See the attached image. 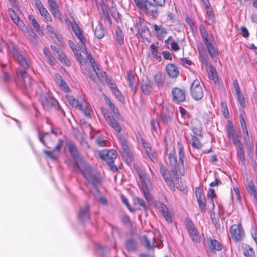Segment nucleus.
Segmentation results:
<instances>
[{"label": "nucleus", "instance_id": "ea45409f", "mask_svg": "<svg viewBox=\"0 0 257 257\" xmlns=\"http://www.w3.org/2000/svg\"><path fill=\"white\" fill-rule=\"evenodd\" d=\"M127 80L128 82L129 86L132 90L136 92V88L134 85V75L131 71L127 73Z\"/></svg>", "mask_w": 257, "mask_h": 257}, {"label": "nucleus", "instance_id": "5fc2aeb1", "mask_svg": "<svg viewBox=\"0 0 257 257\" xmlns=\"http://www.w3.org/2000/svg\"><path fill=\"white\" fill-rule=\"evenodd\" d=\"M244 254L246 257H253L254 255V252L251 247H248L244 250Z\"/></svg>", "mask_w": 257, "mask_h": 257}, {"label": "nucleus", "instance_id": "de8ad7c7", "mask_svg": "<svg viewBox=\"0 0 257 257\" xmlns=\"http://www.w3.org/2000/svg\"><path fill=\"white\" fill-rule=\"evenodd\" d=\"M192 146L193 148L200 150L202 147V145L199 139L195 136H192L191 139Z\"/></svg>", "mask_w": 257, "mask_h": 257}, {"label": "nucleus", "instance_id": "a19ab883", "mask_svg": "<svg viewBox=\"0 0 257 257\" xmlns=\"http://www.w3.org/2000/svg\"><path fill=\"white\" fill-rule=\"evenodd\" d=\"M134 204L136 206H138L139 209H143L146 210V204L145 201L142 198L136 197L134 199Z\"/></svg>", "mask_w": 257, "mask_h": 257}, {"label": "nucleus", "instance_id": "f704fd0d", "mask_svg": "<svg viewBox=\"0 0 257 257\" xmlns=\"http://www.w3.org/2000/svg\"><path fill=\"white\" fill-rule=\"evenodd\" d=\"M105 32L106 30L103 28L102 25L99 24L95 27L94 35L97 39H100L104 36Z\"/></svg>", "mask_w": 257, "mask_h": 257}, {"label": "nucleus", "instance_id": "9d476101", "mask_svg": "<svg viewBox=\"0 0 257 257\" xmlns=\"http://www.w3.org/2000/svg\"><path fill=\"white\" fill-rule=\"evenodd\" d=\"M226 133L228 138L230 141H232V143L235 146H237L242 143L238 134L236 132L231 122H229V123L228 124V126L226 128Z\"/></svg>", "mask_w": 257, "mask_h": 257}, {"label": "nucleus", "instance_id": "e2e57ef3", "mask_svg": "<svg viewBox=\"0 0 257 257\" xmlns=\"http://www.w3.org/2000/svg\"><path fill=\"white\" fill-rule=\"evenodd\" d=\"M59 7L54 8L51 9V12L55 18H60L61 14L59 11Z\"/></svg>", "mask_w": 257, "mask_h": 257}, {"label": "nucleus", "instance_id": "ddd939ff", "mask_svg": "<svg viewBox=\"0 0 257 257\" xmlns=\"http://www.w3.org/2000/svg\"><path fill=\"white\" fill-rule=\"evenodd\" d=\"M242 226H230V232L235 241H240L244 235Z\"/></svg>", "mask_w": 257, "mask_h": 257}, {"label": "nucleus", "instance_id": "412c9836", "mask_svg": "<svg viewBox=\"0 0 257 257\" xmlns=\"http://www.w3.org/2000/svg\"><path fill=\"white\" fill-rule=\"evenodd\" d=\"M166 71L167 74L172 78L177 77L179 73L178 67L172 63L168 64L166 65Z\"/></svg>", "mask_w": 257, "mask_h": 257}, {"label": "nucleus", "instance_id": "603ef678", "mask_svg": "<svg viewBox=\"0 0 257 257\" xmlns=\"http://www.w3.org/2000/svg\"><path fill=\"white\" fill-rule=\"evenodd\" d=\"M200 58L202 62L204 63L205 66H208L209 61H208V57L207 54L205 52H200Z\"/></svg>", "mask_w": 257, "mask_h": 257}, {"label": "nucleus", "instance_id": "864d4df0", "mask_svg": "<svg viewBox=\"0 0 257 257\" xmlns=\"http://www.w3.org/2000/svg\"><path fill=\"white\" fill-rule=\"evenodd\" d=\"M49 134L46 133L40 132L39 133V140L41 143L45 145L48 148H51V147L49 146L45 141V138L48 136Z\"/></svg>", "mask_w": 257, "mask_h": 257}, {"label": "nucleus", "instance_id": "c9c22d12", "mask_svg": "<svg viewBox=\"0 0 257 257\" xmlns=\"http://www.w3.org/2000/svg\"><path fill=\"white\" fill-rule=\"evenodd\" d=\"M125 247L128 251H135L137 248V242L133 238L126 240Z\"/></svg>", "mask_w": 257, "mask_h": 257}, {"label": "nucleus", "instance_id": "6e6552de", "mask_svg": "<svg viewBox=\"0 0 257 257\" xmlns=\"http://www.w3.org/2000/svg\"><path fill=\"white\" fill-rule=\"evenodd\" d=\"M136 28L137 29L138 34L142 40L148 41L149 39L151 34L144 20L140 19L139 22L136 23Z\"/></svg>", "mask_w": 257, "mask_h": 257}, {"label": "nucleus", "instance_id": "f3484780", "mask_svg": "<svg viewBox=\"0 0 257 257\" xmlns=\"http://www.w3.org/2000/svg\"><path fill=\"white\" fill-rule=\"evenodd\" d=\"M139 175L142 182V189L152 190L153 188L152 183L146 173L141 172L139 173Z\"/></svg>", "mask_w": 257, "mask_h": 257}, {"label": "nucleus", "instance_id": "3c124183", "mask_svg": "<svg viewBox=\"0 0 257 257\" xmlns=\"http://www.w3.org/2000/svg\"><path fill=\"white\" fill-rule=\"evenodd\" d=\"M151 128L152 130H154L157 133L160 131L159 124L157 120L153 119L151 121Z\"/></svg>", "mask_w": 257, "mask_h": 257}, {"label": "nucleus", "instance_id": "4d7b16f0", "mask_svg": "<svg viewBox=\"0 0 257 257\" xmlns=\"http://www.w3.org/2000/svg\"><path fill=\"white\" fill-rule=\"evenodd\" d=\"M250 232H251V236L257 245V227H256V226H253L250 230Z\"/></svg>", "mask_w": 257, "mask_h": 257}, {"label": "nucleus", "instance_id": "c03bdc74", "mask_svg": "<svg viewBox=\"0 0 257 257\" xmlns=\"http://www.w3.org/2000/svg\"><path fill=\"white\" fill-rule=\"evenodd\" d=\"M57 58L66 66H69L71 65L70 61L67 58L65 54L62 52H60L58 55Z\"/></svg>", "mask_w": 257, "mask_h": 257}, {"label": "nucleus", "instance_id": "4be33fe9", "mask_svg": "<svg viewBox=\"0 0 257 257\" xmlns=\"http://www.w3.org/2000/svg\"><path fill=\"white\" fill-rule=\"evenodd\" d=\"M89 206L87 204L84 208H81L78 215V220L83 222L89 218Z\"/></svg>", "mask_w": 257, "mask_h": 257}, {"label": "nucleus", "instance_id": "13d9d810", "mask_svg": "<svg viewBox=\"0 0 257 257\" xmlns=\"http://www.w3.org/2000/svg\"><path fill=\"white\" fill-rule=\"evenodd\" d=\"M59 85L60 88L65 92H68L70 91L67 84L64 80L61 82Z\"/></svg>", "mask_w": 257, "mask_h": 257}, {"label": "nucleus", "instance_id": "680f3d73", "mask_svg": "<svg viewBox=\"0 0 257 257\" xmlns=\"http://www.w3.org/2000/svg\"><path fill=\"white\" fill-rule=\"evenodd\" d=\"M68 24L71 26V28L73 32L80 28L78 24L74 21L73 22L69 21Z\"/></svg>", "mask_w": 257, "mask_h": 257}, {"label": "nucleus", "instance_id": "49530a36", "mask_svg": "<svg viewBox=\"0 0 257 257\" xmlns=\"http://www.w3.org/2000/svg\"><path fill=\"white\" fill-rule=\"evenodd\" d=\"M13 22L16 24L20 29H23L24 27V23L23 21L20 19L19 16L17 14L15 15H12L11 17Z\"/></svg>", "mask_w": 257, "mask_h": 257}, {"label": "nucleus", "instance_id": "f8f14e48", "mask_svg": "<svg viewBox=\"0 0 257 257\" xmlns=\"http://www.w3.org/2000/svg\"><path fill=\"white\" fill-rule=\"evenodd\" d=\"M11 52L13 55L14 59L20 65L19 67H23L25 69L29 68V66L27 60L19 53L18 50L14 46H12Z\"/></svg>", "mask_w": 257, "mask_h": 257}, {"label": "nucleus", "instance_id": "4c0bfd02", "mask_svg": "<svg viewBox=\"0 0 257 257\" xmlns=\"http://www.w3.org/2000/svg\"><path fill=\"white\" fill-rule=\"evenodd\" d=\"M43 52L45 57L47 58L49 63L50 65L53 66L55 64L56 59L51 55L49 50L47 48L43 49Z\"/></svg>", "mask_w": 257, "mask_h": 257}, {"label": "nucleus", "instance_id": "7ed1b4c3", "mask_svg": "<svg viewBox=\"0 0 257 257\" xmlns=\"http://www.w3.org/2000/svg\"><path fill=\"white\" fill-rule=\"evenodd\" d=\"M137 7L142 11L148 13L153 19H156L159 16L158 9L148 0H134Z\"/></svg>", "mask_w": 257, "mask_h": 257}, {"label": "nucleus", "instance_id": "a211bd4d", "mask_svg": "<svg viewBox=\"0 0 257 257\" xmlns=\"http://www.w3.org/2000/svg\"><path fill=\"white\" fill-rule=\"evenodd\" d=\"M35 4L41 15L47 21H51L52 18L47 10L44 7L43 4L39 0H35Z\"/></svg>", "mask_w": 257, "mask_h": 257}, {"label": "nucleus", "instance_id": "37998d69", "mask_svg": "<svg viewBox=\"0 0 257 257\" xmlns=\"http://www.w3.org/2000/svg\"><path fill=\"white\" fill-rule=\"evenodd\" d=\"M199 31L204 43H208L209 41L208 34L205 28V27L202 24L199 26Z\"/></svg>", "mask_w": 257, "mask_h": 257}, {"label": "nucleus", "instance_id": "338daca9", "mask_svg": "<svg viewBox=\"0 0 257 257\" xmlns=\"http://www.w3.org/2000/svg\"><path fill=\"white\" fill-rule=\"evenodd\" d=\"M111 106H110V109L113 111L115 117L118 118L120 116V114L119 113L118 109L116 108L114 105L113 103H110Z\"/></svg>", "mask_w": 257, "mask_h": 257}, {"label": "nucleus", "instance_id": "393cba45", "mask_svg": "<svg viewBox=\"0 0 257 257\" xmlns=\"http://www.w3.org/2000/svg\"><path fill=\"white\" fill-rule=\"evenodd\" d=\"M245 185L247 187V190L250 195L252 196L255 200L257 199V192L256 187L252 180H249L247 178L246 180Z\"/></svg>", "mask_w": 257, "mask_h": 257}, {"label": "nucleus", "instance_id": "c85d7f7f", "mask_svg": "<svg viewBox=\"0 0 257 257\" xmlns=\"http://www.w3.org/2000/svg\"><path fill=\"white\" fill-rule=\"evenodd\" d=\"M29 19L35 31L39 34V35L43 36L44 35L43 31L34 16L30 15L29 16Z\"/></svg>", "mask_w": 257, "mask_h": 257}, {"label": "nucleus", "instance_id": "bb28decb", "mask_svg": "<svg viewBox=\"0 0 257 257\" xmlns=\"http://www.w3.org/2000/svg\"><path fill=\"white\" fill-rule=\"evenodd\" d=\"M166 76L162 73H157L154 76V80L159 88L164 86V82L166 80Z\"/></svg>", "mask_w": 257, "mask_h": 257}, {"label": "nucleus", "instance_id": "a878e982", "mask_svg": "<svg viewBox=\"0 0 257 257\" xmlns=\"http://www.w3.org/2000/svg\"><path fill=\"white\" fill-rule=\"evenodd\" d=\"M236 146L237 156L240 160L241 165L244 166L245 165V157L243 149V145L241 143Z\"/></svg>", "mask_w": 257, "mask_h": 257}, {"label": "nucleus", "instance_id": "0eeeda50", "mask_svg": "<svg viewBox=\"0 0 257 257\" xmlns=\"http://www.w3.org/2000/svg\"><path fill=\"white\" fill-rule=\"evenodd\" d=\"M190 94L192 98L195 100H199L203 97V89L198 80L195 79L191 84Z\"/></svg>", "mask_w": 257, "mask_h": 257}, {"label": "nucleus", "instance_id": "39448f33", "mask_svg": "<svg viewBox=\"0 0 257 257\" xmlns=\"http://www.w3.org/2000/svg\"><path fill=\"white\" fill-rule=\"evenodd\" d=\"M99 157L106 162L112 172L117 171V167L114 164V160L117 157V153L115 151L110 150L101 151L99 153Z\"/></svg>", "mask_w": 257, "mask_h": 257}, {"label": "nucleus", "instance_id": "79ce46f5", "mask_svg": "<svg viewBox=\"0 0 257 257\" xmlns=\"http://www.w3.org/2000/svg\"><path fill=\"white\" fill-rule=\"evenodd\" d=\"M47 31L52 39L55 41L59 40V37L57 33V31L51 26L48 25L47 26Z\"/></svg>", "mask_w": 257, "mask_h": 257}, {"label": "nucleus", "instance_id": "6e6d98bb", "mask_svg": "<svg viewBox=\"0 0 257 257\" xmlns=\"http://www.w3.org/2000/svg\"><path fill=\"white\" fill-rule=\"evenodd\" d=\"M239 121L242 132L248 131L245 121L242 114L239 115Z\"/></svg>", "mask_w": 257, "mask_h": 257}, {"label": "nucleus", "instance_id": "423d86ee", "mask_svg": "<svg viewBox=\"0 0 257 257\" xmlns=\"http://www.w3.org/2000/svg\"><path fill=\"white\" fill-rule=\"evenodd\" d=\"M119 143L122 150L120 151L123 160L128 165L131 163L133 160V155L131 149L126 141L122 137L119 138Z\"/></svg>", "mask_w": 257, "mask_h": 257}, {"label": "nucleus", "instance_id": "774afa93", "mask_svg": "<svg viewBox=\"0 0 257 257\" xmlns=\"http://www.w3.org/2000/svg\"><path fill=\"white\" fill-rule=\"evenodd\" d=\"M167 185L169 187V188L172 190L175 189V185L173 183L172 179H171V177L165 180Z\"/></svg>", "mask_w": 257, "mask_h": 257}, {"label": "nucleus", "instance_id": "9b49d317", "mask_svg": "<svg viewBox=\"0 0 257 257\" xmlns=\"http://www.w3.org/2000/svg\"><path fill=\"white\" fill-rule=\"evenodd\" d=\"M172 100L176 103L184 102L186 98V92L185 90L178 87H175L171 91Z\"/></svg>", "mask_w": 257, "mask_h": 257}, {"label": "nucleus", "instance_id": "bf43d9fd", "mask_svg": "<svg viewBox=\"0 0 257 257\" xmlns=\"http://www.w3.org/2000/svg\"><path fill=\"white\" fill-rule=\"evenodd\" d=\"M160 118L162 121L165 123H167L170 122L171 120V118L170 115L166 114H161L160 115Z\"/></svg>", "mask_w": 257, "mask_h": 257}, {"label": "nucleus", "instance_id": "dca6fc26", "mask_svg": "<svg viewBox=\"0 0 257 257\" xmlns=\"http://www.w3.org/2000/svg\"><path fill=\"white\" fill-rule=\"evenodd\" d=\"M141 89L142 92L145 95L150 94L153 90V84L150 79L147 77L143 78L141 83Z\"/></svg>", "mask_w": 257, "mask_h": 257}, {"label": "nucleus", "instance_id": "20e7f679", "mask_svg": "<svg viewBox=\"0 0 257 257\" xmlns=\"http://www.w3.org/2000/svg\"><path fill=\"white\" fill-rule=\"evenodd\" d=\"M27 69L23 67L18 68V72L15 82L18 86H23L28 89L31 87L32 81L31 78L28 76L26 71Z\"/></svg>", "mask_w": 257, "mask_h": 257}, {"label": "nucleus", "instance_id": "7c9ffc66", "mask_svg": "<svg viewBox=\"0 0 257 257\" xmlns=\"http://www.w3.org/2000/svg\"><path fill=\"white\" fill-rule=\"evenodd\" d=\"M66 99L69 102V103L73 107H75L76 109L82 110L83 106L77 100H76L72 96L67 95H66Z\"/></svg>", "mask_w": 257, "mask_h": 257}, {"label": "nucleus", "instance_id": "09e8293b", "mask_svg": "<svg viewBox=\"0 0 257 257\" xmlns=\"http://www.w3.org/2000/svg\"><path fill=\"white\" fill-rule=\"evenodd\" d=\"M102 11V14L103 16L104 17V19L107 21L110 24H111V20L110 19V17L109 16L108 12L107 10V8L105 6H102L101 7Z\"/></svg>", "mask_w": 257, "mask_h": 257}, {"label": "nucleus", "instance_id": "72a5a7b5", "mask_svg": "<svg viewBox=\"0 0 257 257\" xmlns=\"http://www.w3.org/2000/svg\"><path fill=\"white\" fill-rule=\"evenodd\" d=\"M123 33L119 27H117L115 30V38L117 43L121 45L124 44Z\"/></svg>", "mask_w": 257, "mask_h": 257}, {"label": "nucleus", "instance_id": "4468645a", "mask_svg": "<svg viewBox=\"0 0 257 257\" xmlns=\"http://www.w3.org/2000/svg\"><path fill=\"white\" fill-rule=\"evenodd\" d=\"M157 206L158 210L161 213L162 216L166 219L167 222L168 223H172V213L170 211H169L168 208L166 206V205H165L162 202H159L157 204Z\"/></svg>", "mask_w": 257, "mask_h": 257}, {"label": "nucleus", "instance_id": "2eb2a0df", "mask_svg": "<svg viewBox=\"0 0 257 257\" xmlns=\"http://www.w3.org/2000/svg\"><path fill=\"white\" fill-rule=\"evenodd\" d=\"M63 141L59 140L58 143L56 145L55 148L51 151L44 150V154L51 159H56L59 155L61 148H62Z\"/></svg>", "mask_w": 257, "mask_h": 257}, {"label": "nucleus", "instance_id": "052dcab7", "mask_svg": "<svg viewBox=\"0 0 257 257\" xmlns=\"http://www.w3.org/2000/svg\"><path fill=\"white\" fill-rule=\"evenodd\" d=\"M221 108H222V111L223 112V114L224 117L226 118H227L229 117V112H228V108H227L226 103L224 104L223 103H222Z\"/></svg>", "mask_w": 257, "mask_h": 257}, {"label": "nucleus", "instance_id": "c756f323", "mask_svg": "<svg viewBox=\"0 0 257 257\" xmlns=\"http://www.w3.org/2000/svg\"><path fill=\"white\" fill-rule=\"evenodd\" d=\"M110 88L111 90V92L115 95V96L118 99V100L120 102L124 101V98L120 92V91L118 89L117 86L116 85L115 82L112 85H110Z\"/></svg>", "mask_w": 257, "mask_h": 257}, {"label": "nucleus", "instance_id": "58836bf2", "mask_svg": "<svg viewBox=\"0 0 257 257\" xmlns=\"http://www.w3.org/2000/svg\"><path fill=\"white\" fill-rule=\"evenodd\" d=\"M205 44L207 46L210 56L214 59L218 54L217 50L215 49L210 42L208 41V43Z\"/></svg>", "mask_w": 257, "mask_h": 257}, {"label": "nucleus", "instance_id": "a18cd8bd", "mask_svg": "<svg viewBox=\"0 0 257 257\" xmlns=\"http://www.w3.org/2000/svg\"><path fill=\"white\" fill-rule=\"evenodd\" d=\"M109 12L111 16L115 19L117 22L120 21V15L115 7L112 6L109 8Z\"/></svg>", "mask_w": 257, "mask_h": 257}, {"label": "nucleus", "instance_id": "473e14b6", "mask_svg": "<svg viewBox=\"0 0 257 257\" xmlns=\"http://www.w3.org/2000/svg\"><path fill=\"white\" fill-rule=\"evenodd\" d=\"M154 29L156 32L157 35L158 37L164 38L167 34V31L166 29L163 27L162 26H159L155 24L154 25Z\"/></svg>", "mask_w": 257, "mask_h": 257}, {"label": "nucleus", "instance_id": "69168bd1", "mask_svg": "<svg viewBox=\"0 0 257 257\" xmlns=\"http://www.w3.org/2000/svg\"><path fill=\"white\" fill-rule=\"evenodd\" d=\"M147 156L153 162L155 163L157 161V155L154 151L149 153Z\"/></svg>", "mask_w": 257, "mask_h": 257}, {"label": "nucleus", "instance_id": "b1692460", "mask_svg": "<svg viewBox=\"0 0 257 257\" xmlns=\"http://www.w3.org/2000/svg\"><path fill=\"white\" fill-rule=\"evenodd\" d=\"M105 118L108 123L112 127L117 133H120L121 127L115 119L109 115H105Z\"/></svg>", "mask_w": 257, "mask_h": 257}, {"label": "nucleus", "instance_id": "cd10ccee", "mask_svg": "<svg viewBox=\"0 0 257 257\" xmlns=\"http://www.w3.org/2000/svg\"><path fill=\"white\" fill-rule=\"evenodd\" d=\"M80 41V42L78 43L79 48L81 49L82 52H85L86 54L87 55L88 58H90L91 60L93 61L92 56L90 54L87 53L86 51V48L85 47V44L86 43V38L83 36V35H81L80 36H78L77 37Z\"/></svg>", "mask_w": 257, "mask_h": 257}, {"label": "nucleus", "instance_id": "aec40b11", "mask_svg": "<svg viewBox=\"0 0 257 257\" xmlns=\"http://www.w3.org/2000/svg\"><path fill=\"white\" fill-rule=\"evenodd\" d=\"M96 74L102 84H106L110 86L114 82L105 72L96 73Z\"/></svg>", "mask_w": 257, "mask_h": 257}, {"label": "nucleus", "instance_id": "2f4dec72", "mask_svg": "<svg viewBox=\"0 0 257 257\" xmlns=\"http://www.w3.org/2000/svg\"><path fill=\"white\" fill-rule=\"evenodd\" d=\"M209 247L211 252L215 250H220L222 249V245L216 239H211Z\"/></svg>", "mask_w": 257, "mask_h": 257}, {"label": "nucleus", "instance_id": "e433bc0d", "mask_svg": "<svg viewBox=\"0 0 257 257\" xmlns=\"http://www.w3.org/2000/svg\"><path fill=\"white\" fill-rule=\"evenodd\" d=\"M242 133L244 142L248 149L249 151L251 153L252 152V143L250 140L248 131L242 132Z\"/></svg>", "mask_w": 257, "mask_h": 257}, {"label": "nucleus", "instance_id": "1a4fd4ad", "mask_svg": "<svg viewBox=\"0 0 257 257\" xmlns=\"http://www.w3.org/2000/svg\"><path fill=\"white\" fill-rule=\"evenodd\" d=\"M40 101L45 110H49L55 105L58 104L57 100L52 96L48 94H41L40 97Z\"/></svg>", "mask_w": 257, "mask_h": 257}, {"label": "nucleus", "instance_id": "5701e85b", "mask_svg": "<svg viewBox=\"0 0 257 257\" xmlns=\"http://www.w3.org/2000/svg\"><path fill=\"white\" fill-rule=\"evenodd\" d=\"M188 231L192 240L196 243L200 241V236L195 226H188Z\"/></svg>", "mask_w": 257, "mask_h": 257}, {"label": "nucleus", "instance_id": "6ab92c4d", "mask_svg": "<svg viewBox=\"0 0 257 257\" xmlns=\"http://www.w3.org/2000/svg\"><path fill=\"white\" fill-rule=\"evenodd\" d=\"M196 196L201 211L202 212H205L206 210L205 197L201 191H199V189H198V190H196Z\"/></svg>", "mask_w": 257, "mask_h": 257}, {"label": "nucleus", "instance_id": "8fccbe9b", "mask_svg": "<svg viewBox=\"0 0 257 257\" xmlns=\"http://www.w3.org/2000/svg\"><path fill=\"white\" fill-rule=\"evenodd\" d=\"M236 98L240 105L243 108L245 107L246 103L244 100V97L243 95L242 94L241 92L236 93Z\"/></svg>", "mask_w": 257, "mask_h": 257}, {"label": "nucleus", "instance_id": "f257e3e1", "mask_svg": "<svg viewBox=\"0 0 257 257\" xmlns=\"http://www.w3.org/2000/svg\"><path fill=\"white\" fill-rule=\"evenodd\" d=\"M67 146L74 160V167L76 171H79L94 188H97V185L100 182L98 174L95 172L92 167L80 157L76 146L73 142H68Z\"/></svg>", "mask_w": 257, "mask_h": 257}, {"label": "nucleus", "instance_id": "f03ea898", "mask_svg": "<svg viewBox=\"0 0 257 257\" xmlns=\"http://www.w3.org/2000/svg\"><path fill=\"white\" fill-rule=\"evenodd\" d=\"M177 149L178 150L179 161H177L174 151H172L168 154L170 169L173 174L174 178L176 180L179 179L178 173H181V171L184 170V159L185 158L183 147L180 142L177 143Z\"/></svg>", "mask_w": 257, "mask_h": 257}, {"label": "nucleus", "instance_id": "0e129e2a", "mask_svg": "<svg viewBox=\"0 0 257 257\" xmlns=\"http://www.w3.org/2000/svg\"><path fill=\"white\" fill-rule=\"evenodd\" d=\"M142 143L143 145V147L145 149L146 154L147 155L149 154V153H151V152L154 151L153 150H152V148L150 146V145L149 144H146V145L148 146L146 147V144L145 143V140L143 139H142Z\"/></svg>", "mask_w": 257, "mask_h": 257}]
</instances>
